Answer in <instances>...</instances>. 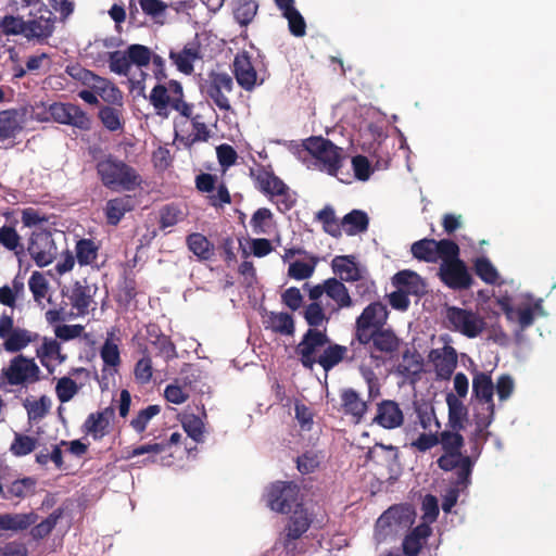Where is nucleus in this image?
I'll use <instances>...</instances> for the list:
<instances>
[{"label":"nucleus","instance_id":"nucleus-1","mask_svg":"<svg viewBox=\"0 0 556 556\" xmlns=\"http://www.w3.org/2000/svg\"><path fill=\"white\" fill-rule=\"evenodd\" d=\"M250 177L254 187L275 203L280 213H286L295 205V192L274 173L270 166L258 164L250 168Z\"/></svg>","mask_w":556,"mask_h":556},{"label":"nucleus","instance_id":"nucleus-2","mask_svg":"<svg viewBox=\"0 0 556 556\" xmlns=\"http://www.w3.org/2000/svg\"><path fill=\"white\" fill-rule=\"evenodd\" d=\"M148 100L155 114L162 118H168L170 111H176L184 117H191L193 111V104L185 100L182 85L176 79L156 84Z\"/></svg>","mask_w":556,"mask_h":556},{"label":"nucleus","instance_id":"nucleus-3","mask_svg":"<svg viewBox=\"0 0 556 556\" xmlns=\"http://www.w3.org/2000/svg\"><path fill=\"white\" fill-rule=\"evenodd\" d=\"M96 170L102 185L113 191H132L141 184L137 170L112 154L99 160Z\"/></svg>","mask_w":556,"mask_h":556},{"label":"nucleus","instance_id":"nucleus-4","mask_svg":"<svg viewBox=\"0 0 556 556\" xmlns=\"http://www.w3.org/2000/svg\"><path fill=\"white\" fill-rule=\"evenodd\" d=\"M313 515L303 505H298L289 517L283 533L266 556H296L303 551L299 540L309 529Z\"/></svg>","mask_w":556,"mask_h":556},{"label":"nucleus","instance_id":"nucleus-5","mask_svg":"<svg viewBox=\"0 0 556 556\" xmlns=\"http://www.w3.org/2000/svg\"><path fill=\"white\" fill-rule=\"evenodd\" d=\"M40 368L34 358L17 354L0 370V389L8 387L26 388L40 380Z\"/></svg>","mask_w":556,"mask_h":556},{"label":"nucleus","instance_id":"nucleus-6","mask_svg":"<svg viewBox=\"0 0 556 556\" xmlns=\"http://www.w3.org/2000/svg\"><path fill=\"white\" fill-rule=\"evenodd\" d=\"M359 345H369V356L377 367L384 365L387 358L397 354L402 340L391 328H381L356 339Z\"/></svg>","mask_w":556,"mask_h":556},{"label":"nucleus","instance_id":"nucleus-7","mask_svg":"<svg viewBox=\"0 0 556 556\" xmlns=\"http://www.w3.org/2000/svg\"><path fill=\"white\" fill-rule=\"evenodd\" d=\"M460 249L456 243L453 250L441 261L438 277L441 282L452 290H468L473 283L466 263L459 257Z\"/></svg>","mask_w":556,"mask_h":556},{"label":"nucleus","instance_id":"nucleus-8","mask_svg":"<svg viewBox=\"0 0 556 556\" xmlns=\"http://www.w3.org/2000/svg\"><path fill=\"white\" fill-rule=\"evenodd\" d=\"M446 327L469 339L479 337L485 329L484 318L472 309L458 306H446L444 314Z\"/></svg>","mask_w":556,"mask_h":556},{"label":"nucleus","instance_id":"nucleus-9","mask_svg":"<svg viewBox=\"0 0 556 556\" xmlns=\"http://www.w3.org/2000/svg\"><path fill=\"white\" fill-rule=\"evenodd\" d=\"M304 147L306 151L321 164V169L331 176L338 175L344 159L341 148L323 137L308 138Z\"/></svg>","mask_w":556,"mask_h":556},{"label":"nucleus","instance_id":"nucleus-10","mask_svg":"<svg viewBox=\"0 0 556 556\" xmlns=\"http://www.w3.org/2000/svg\"><path fill=\"white\" fill-rule=\"evenodd\" d=\"M26 250L38 267L50 265L58 255L52 231L46 228H36L30 232Z\"/></svg>","mask_w":556,"mask_h":556},{"label":"nucleus","instance_id":"nucleus-11","mask_svg":"<svg viewBox=\"0 0 556 556\" xmlns=\"http://www.w3.org/2000/svg\"><path fill=\"white\" fill-rule=\"evenodd\" d=\"M498 306L509 321H516L520 330L531 327L536 316H544L543 300L536 299L531 302L519 304L517 307L511 305L509 296H501L496 300Z\"/></svg>","mask_w":556,"mask_h":556},{"label":"nucleus","instance_id":"nucleus-12","mask_svg":"<svg viewBox=\"0 0 556 556\" xmlns=\"http://www.w3.org/2000/svg\"><path fill=\"white\" fill-rule=\"evenodd\" d=\"M38 338L25 328L14 327L12 315L3 313L0 316V339L3 341V348L7 352L16 353L25 349Z\"/></svg>","mask_w":556,"mask_h":556},{"label":"nucleus","instance_id":"nucleus-13","mask_svg":"<svg viewBox=\"0 0 556 556\" xmlns=\"http://www.w3.org/2000/svg\"><path fill=\"white\" fill-rule=\"evenodd\" d=\"M299 486L293 482L277 481L273 483L267 492V503L271 510L288 514L293 507L300 505Z\"/></svg>","mask_w":556,"mask_h":556},{"label":"nucleus","instance_id":"nucleus-14","mask_svg":"<svg viewBox=\"0 0 556 556\" xmlns=\"http://www.w3.org/2000/svg\"><path fill=\"white\" fill-rule=\"evenodd\" d=\"M329 343L326 328L324 330L308 328L295 348L302 366L313 369L318 357L317 352Z\"/></svg>","mask_w":556,"mask_h":556},{"label":"nucleus","instance_id":"nucleus-15","mask_svg":"<svg viewBox=\"0 0 556 556\" xmlns=\"http://www.w3.org/2000/svg\"><path fill=\"white\" fill-rule=\"evenodd\" d=\"M38 13L30 14L31 18L27 20L26 39L43 45L54 33L56 16L46 4L40 5Z\"/></svg>","mask_w":556,"mask_h":556},{"label":"nucleus","instance_id":"nucleus-16","mask_svg":"<svg viewBox=\"0 0 556 556\" xmlns=\"http://www.w3.org/2000/svg\"><path fill=\"white\" fill-rule=\"evenodd\" d=\"M455 244L456 242L451 239L435 240L424 238L410 245V253L419 262L434 264L439 260L442 261L453 250Z\"/></svg>","mask_w":556,"mask_h":556},{"label":"nucleus","instance_id":"nucleus-17","mask_svg":"<svg viewBox=\"0 0 556 556\" xmlns=\"http://www.w3.org/2000/svg\"><path fill=\"white\" fill-rule=\"evenodd\" d=\"M389 317L387 306L381 302H372L367 305L356 318L354 338L358 339L374 330L384 328Z\"/></svg>","mask_w":556,"mask_h":556},{"label":"nucleus","instance_id":"nucleus-18","mask_svg":"<svg viewBox=\"0 0 556 556\" xmlns=\"http://www.w3.org/2000/svg\"><path fill=\"white\" fill-rule=\"evenodd\" d=\"M439 444H441L443 454L437 459L438 467L443 471L454 470L456 463L455 459H459L465 455L462 454L464 447V437L459 431L444 430L439 435Z\"/></svg>","mask_w":556,"mask_h":556},{"label":"nucleus","instance_id":"nucleus-19","mask_svg":"<svg viewBox=\"0 0 556 556\" xmlns=\"http://www.w3.org/2000/svg\"><path fill=\"white\" fill-rule=\"evenodd\" d=\"M49 113L53 121L60 124L88 130L91 121L88 114L77 104L54 102L49 106Z\"/></svg>","mask_w":556,"mask_h":556},{"label":"nucleus","instance_id":"nucleus-20","mask_svg":"<svg viewBox=\"0 0 556 556\" xmlns=\"http://www.w3.org/2000/svg\"><path fill=\"white\" fill-rule=\"evenodd\" d=\"M233 89V80L227 73L211 72L206 83V94L222 111H230L228 93Z\"/></svg>","mask_w":556,"mask_h":556},{"label":"nucleus","instance_id":"nucleus-21","mask_svg":"<svg viewBox=\"0 0 556 556\" xmlns=\"http://www.w3.org/2000/svg\"><path fill=\"white\" fill-rule=\"evenodd\" d=\"M168 58L178 72L185 75L193 74L194 63L203 60L202 47L198 36L179 50L170 49Z\"/></svg>","mask_w":556,"mask_h":556},{"label":"nucleus","instance_id":"nucleus-22","mask_svg":"<svg viewBox=\"0 0 556 556\" xmlns=\"http://www.w3.org/2000/svg\"><path fill=\"white\" fill-rule=\"evenodd\" d=\"M340 412L351 418L354 424H361L368 409V401L353 388H344L340 391Z\"/></svg>","mask_w":556,"mask_h":556},{"label":"nucleus","instance_id":"nucleus-23","mask_svg":"<svg viewBox=\"0 0 556 556\" xmlns=\"http://www.w3.org/2000/svg\"><path fill=\"white\" fill-rule=\"evenodd\" d=\"M372 422L383 429L393 430L403 426L404 414L397 402L393 400H382L377 404Z\"/></svg>","mask_w":556,"mask_h":556},{"label":"nucleus","instance_id":"nucleus-24","mask_svg":"<svg viewBox=\"0 0 556 556\" xmlns=\"http://www.w3.org/2000/svg\"><path fill=\"white\" fill-rule=\"evenodd\" d=\"M429 361L433 364L435 374L441 379H450L457 366V352L451 345L430 351Z\"/></svg>","mask_w":556,"mask_h":556},{"label":"nucleus","instance_id":"nucleus-25","mask_svg":"<svg viewBox=\"0 0 556 556\" xmlns=\"http://www.w3.org/2000/svg\"><path fill=\"white\" fill-rule=\"evenodd\" d=\"M232 67L238 85L247 91L253 90L257 84V74L247 51L236 54Z\"/></svg>","mask_w":556,"mask_h":556},{"label":"nucleus","instance_id":"nucleus-26","mask_svg":"<svg viewBox=\"0 0 556 556\" xmlns=\"http://www.w3.org/2000/svg\"><path fill=\"white\" fill-rule=\"evenodd\" d=\"M115 410L112 406L96 413H91L83 425V431L90 434L93 440H101L110 432V424L114 418Z\"/></svg>","mask_w":556,"mask_h":556},{"label":"nucleus","instance_id":"nucleus-27","mask_svg":"<svg viewBox=\"0 0 556 556\" xmlns=\"http://www.w3.org/2000/svg\"><path fill=\"white\" fill-rule=\"evenodd\" d=\"M96 288L89 286L86 280L75 281L72 286L68 300L74 309H76V316H86L89 314L91 304L94 303L93 298L96 294Z\"/></svg>","mask_w":556,"mask_h":556},{"label":"nucleus","instance_id":"nucleus-28","mask_svg":"<svg viewBox=\"0 0 556 556\" xmlns=\"http://www.w3.org/2000/svg\"><path fill=\"white\" fill-rule=\"evenodd\" d=\"M24 129V114L17 109L0 111V141L14 140Z\"/></svg>","mask_w":556,"mask_h":556},{"label":"nucleus","instance_id":"nucleus-29","mask_svg":"<svg viewBox=\"0 0 556 556\" xmlns=\"http://www.w3.org/2000/svg\"><path fill=\"white\" fill-rule=\"evenodd\" d=\"M348 352V346L333 343L329 340V343L324 346L321 353L316 358V364L328 372L346 359Z\"/></svg>","mask_w":556,"mask_h":556},{"label":"nucleus","instance_id":"nucleus-30","mask_svg":"<svg viewBox=\"0 0 556 556\" xmlns=\"http://www.w3.org/2000/svg\"><path fill=\"white\" fill-rule=\"evenodd\" d=\"M38 519V515L30 513H18V514H1L0 515V531H24L30 526L35 525Z\"/></svg>","mask_w":556,"mask_h":556},{"label":"nucleus","instance_id":"nucleus-31","mask_svg":"<svg viewBox=\"0 0 556 556\" xmlns=\"http://www.w3.org/2000/svg\"><path fill=\"white\" fill-rule=\"evenodd\" d=\"M446 404L448 407V426L455 431L465 428V421L468 417V409L462 400L454 393L446 394Z\"/></svg>","mask_w":556,"mask_h":556},{"label":"nucleus","instance_id":"nucleus-32","mask_svg":"<svg viewBox=\"0 0 556 556\" xmlns=\"http://www.w3.org/2000/svg\"><path fill=\"white\" fill-rule=\"evenodd\" d=\"M431 534V528L421 523L414 528L403 540V552L407 556H416L420 552L426 539Z\"/></svg>","mask_w":556,"mask_h":556},{"label":"nucleus","instance_id":"nucleus-33","mask_svg":"<svg viewBox=\"0 0 556 556\" xmlns=\"http://www.w3.org/2000/svg\"><path fill=\"white\" fill-rule=\"evenodd\" d=\"M472 393L477 400L485 403L486 406H494V384L490 374L480 371L473 376Z\"/></svg>","mask_w":556,"mask_h":556},{"label":"nucleus","instance_id":"nucleus-34","mask_svg":"<svg viewBox=\"0 0 556 556\" xmlns=\"http://www.w3.org/2000/svg\"><path fill=\"white\" fill-rule=\"evenodd\" d=\"M180 440L181 434L179 432H173L167 443H148L137 446L128 453L127 458H132L136 456L148 454L149 456L146 460L154 463L156 460V455L163 453L167 446L178 444Z\"/></svg>","mask_w":556,"mask_h":556},{"label":"nucleus","instance_id":"nucleus-35","mask_svg":"<svg viewBox=\"0 0 556 556\" xmlns=\"http://www.w3.org/2000/svg\"><path fill=\"white\" fill-rule=\"evenodd\" d=\"M332 269L343 281H357L361 279L359 268L351 255L336 256L331 263Z\"/></svg>","mask_w":556,"mask_h":556},{"label":"nucleus","instance_id":"nucleus-36","mask_svg":"<svg viewBox=\"0 0 556 556\" xmlns=\"http://www.w3.org/2000/svg\"><path fill=\"white\" fill-rule=\"evenodd\" d=\"M132 210L130 197H119L111 199L105 205V217L109 225L116 226L124 215Z\"/></svg>","mask_w":556,"mask_h":556},{"label":"nucleus","instance_id":"nucleus-37","mask_svg":"<svg viewBox=\"0 0 556 556\" xmlns=\"http://www.w3.org/2000/svg\"><path fill=\"white\" fill-rule=\"evenodd\" d=\"M65 73L81 83L84 86L94 90L101 88L99 84H104V77L94 74L92 71L83 67L80 64H71L65 67Z\"/></svg>","mask_w":556,"mask_h":556},{"label":"nucleus","instance_id":"nucleus-38","mask_svg":"<svg viewBox=\"0 0 556 556\" xmlns=\"http://www.w3.org/2000/svg\"><path fill=\"white\" fill-rule=\"evenodd\" d=\"M150 343L155 346L159 353L164 356L166 361H170L177 356V351L170 338L162 332L155 326L148 329Z\"/></svg>","mask_w":556,"mask_h":556},{"label":"nucleus","instance_id":"nucleus-39","mask_svg":"<svg viewBox=\"0 0 556 556\" xmlns=\"http://www.w3.org/2000/svg\"><path fill=\"white\" fill-rule=\"evenodd\" d=\"M36 479L33 477H24L5 484L4 500H23L35 492Z\"/></svg>","mask_w":556,"mask_h":556},{"label":"nucleus","instance_id":"nucleus-40","mask_svg":"<svg viewBox=\"0 0 556 556\" xmlns=\"http://www.w3.org/2000/svg\"><path fill=\"white\" fill-rule=\"evenodd\" d=\"M188 249L201 261H208L214 254V247L210 240L200 232L190 233L187 237Z\"/></svg>","mask_w":556,"mask_h":556},{"label":"nucleus","instance_id":"nucleus-41","mask_svg":"<svg viewBox=\"0 0 556 556\" xmlns=\"http://www.w3.org/2000/svg\"><path fill=\"white\" fill-rule=\"evenodd\" d=\"M342 227L349 236H355L365 232L369 226V218L366 212L362 210H352L341 219Z\"/></svg>","mask_w":556,"mask_h":556},{"label":"nucleus","instance_id":"nucleus-42","mask_svg":"<svg viewBox=\"0 0 556 556\" xmlns=\"http://www.w3.org/2000/svg\"><path fill=\"white\" fill-rule=\"evenodd\" d=\"M327 296L337 304V309L349 308L353 306L352 298L344 283L336 278L327 279Z\"/></svg>","mask_w":556,"mask_h":556},{"label":"nucleus","instance_id":"nucleus-43","mask_svg":"<svg viewBox=\"0 0 556 556\" xmlns=\"http://www.w3.org/2000/svg\"><path fill=\"white\" fill-rule=\"evenodd\" d=\"M186 216L187 213L182 210L180 204H165L159 211V227L162 230L173 227L178 223L182 222L186 218Z\"/></svg>","mask_w":556,"mask_h":556},{"label":"nucleus","instance_id":"nucleus-44","mask_svg":"<svg viewBox=\"0 0 556 556\" xmlns=\"http://www.w3.org/2000/svg\"><path fill=\"white\" fill-rule=\"evenodd\" d=\"M402 509L397 506H392L387 509L376 522V538L382 541L392 532V526L399 523L401 519Z\"/></svg>","mask_w":556,"mask_h":556},{"label":"nucleus","instance_id":"nucleus-45","mask_svg":"<svg viewBox=\"0 0 556 556\" xmlns=\"http://www.w3.org/2000/svg\"><path fill=\"white\" fill-rule=\"evenodd\" d=\"M269 328L279 334L293 336L295 331L294 319L286 312H271L268 317Z\"/></svg>","mask_w":556,"mask_h":556},{"label":"nucleus","instance_id":"nucleus-46","mask_svg":"<svg viewBox=\"0 0 556 556\" xmlns=\"http://www.w3.org/2000/svg\"><path fill=\"white\" fill-rule=\"evenodd\" d=\"M63 515L64 509L62 507L54 509L46 519L31 528V538L36 541L47 538L53 531Z\"/></svg>","mask_w":556,"mask_h":556},{"label":"nucleus","instance_id":"nucleus-47","mask_svg":"<svg viewBox=\"0 0 556 556\" xmlns=\"http://www.w3.org/2000/svg\"><path fill=\"white\" fill-rule=\"evenodd\" d=\"M60 348L61 344L56 339L45 337L41 346L36 350L37 357L49 374H52L55 369V366L51 365L50 361L53 359L55 355H59Z\"/></svg>","mask_w":556,"mask_h":556},{"label":"nucleus","instance_id":"nucleus-48","mask_svg":"<svg viewBox=\"0 0 556 556\" xmlns=\"http://www.w3.org/2000/svg\"><path fill=\"white\" fill-rule=\"evenodd\" d=\"M38 445V439L28 434L15 432L10 445V452L16 457H23L33 453Z\"/></svg>","mask_w":556,"mask_h":556},{"label":"nucleus","instance_id":"nucleus-49","mask_svg":"<svg viewBox=\"0 0 556 556\" xmlns=\"http://www.w3.org/2000/svg\"><path fill=\"white\" fill-rule=\"evenodd\" d=\"M318 263L315 255L308 256V262L295 261L289 265L288 276L295 280H305L313 276Z\"/></svg>","mask_w":556,"mask_h":556},{"label":"nucleus","instance_id":"nucleus-50","mask_svg":"<svg viewBox=\"0 0 556 556\" xmlns=\"http://www.w3.org/2000/svg\"><path fill=\"white\" fill-rule=\"evenodd\" d=\"M98 245L91 239H80L75 247V256L80 266L92 264L98 257Z\"/></svg>","mask_w":556,"mask_h":556},{"label":"nucleus","instance_id":"nucleus-51","mask_svg":"<svg viewBox=\"0 0 556 556\" xmlns=\"http://www.w3.org/2000/svg\"><path fill=\"white\" fill-rule=\"evenodd\" d=\"M473 270L488 285H495L500 278L497 269L485 256L477 257L473 261Z\"/></svg>","mask_w":556,"mask_h":556},{"label":"nucleus","instance_id":"nucleus-52","mask_svg":"<svg viewBox=\"0 0 556 556\" xmlns=\"http://www.w3.org/2000/svg\"><path fill=\"white\" fill-rule=\"evenodd\" d=\"M302 315L309 328L318 329L329 321L320 302H311L302 312Z\"/></svg>","mask_w":556,"mask_h":556},{"label":"nucleus","instance_id":"nucleus-53","mask_svg":"<svg viewBox=\"0 0 556 556\" xmlns=\"http://www.w3.org/2000/svg\"><path fill=\"white\" fill-rule=\"evenodd\" d=\"M454 463H456V466L454 468L456 469L455 489L467 488L471 481V473L475 466V460L472 459L471 456L465 455L459 459H455Z\"/></svg>","mask_w":556,"mask_h":556},{"label":"nucleus","instance_id":"nucleus-54","mask_svg":"<svg viewBox=\"0 0 556 556\" xmlns=\"http://www.w3.org/2000/svg\"><path fill=\"white\" fill-rule=\"evenodd\" d=\"M257 10L258 4L254 0H237L233 16L240 25L247 26L255 17Z\"/></svg>","mask_w":556,"mask_h":556},{"label":"nucleus","instance_id":"nucleus-55","mask_svg":"<svg viewBox=\"0 0 556 556\" xmlns=\"http://www.w3.org/2000/svg\"><path fill=\"white\" fill-rule=\"evenodd\" d=\"M0 244L16 255L24 253V247L21 243V236L12 226L3 225L0 227Z\"/></svg>","mask_w":556,"mask_h":556},{"label":"nucleus","instance_id":"nucleus-56","mask_svg":"<svg viewBox=\"0 0 556 556\" xmlns=\"http://www.w3.org/2000/svg\"><path fill=\"white\" fill-rule=\"evenodd\" d=\"M114 332H109L103 345L100 349V356L105 366L118 367L121 364V353L117 343L113 341Z\"/></svg>","mask_w":556,"mask_h":556},{"label":"nucleus","instance_id":"nucleus-57","mask_svg":"<svg viewBox=\"0 0 556 556\" xmlns=\"http://www.w3.org/2000/svg\"><path fill=\"white\" fill-rule=\"evenodd\" d=\"M98 115L108 130L118 131L123 129V115L121 110L106 105L99 110Z\"/></svg>","mask_w":556,"mask_h":556},{"label":"nucleus","instance_id":"nucleus-58","mask_svg":"<svg viewBox=\"0 0 556 556\" xmlns=\"http://www.w3.org/2000/svg\"><path fill=\"white\" fill-rule=\"evenodd\" d=\"M126 53L130 65L138 67L148 66L153 55L149 47L139 43L128 46Z\"/></svg>","mask_w":556,"mask_h":556},{"label":"nucleus","instance_id":"nucleus-59","mask_svg":"<svg viewBox=\"0 0 556 556\" xmlns=\"http://www.w3.org/2000/svg\"><path fill=\"white\" fill-rule=\"evenodd\" d=\"M106 56L109 61V68L112 73L121 76H128L131 65L127 58L126 50L108 52Z\"/></svg>","mask_w":556,"mask_h":556},{"label":"nucleus","instance_id":"nucleus-60","mask_svg":"<svg viewBox=\"0 0 556 556\" xmlns=\"http://www.w3.org/2000/svg\"><path fill=\"white\" fill-rule=\"evenodd\" d=\"M28 288L33 294L34 301L41 304L49 291V282L40 271H33L28 280Z\"/></svg>","mask_w":556,"mask_h":556},{"label":"nucleus","instance_id":"nucleus-61","mask_svg":"<svg viewBox=\"0 0 556 556\" xmlns=\"http://www.w3.org/2000/svg\"><path fill=\"white\" fill-rule=\"evenodd\" d=\"M323 455L317 451H305L296 458V468L302 475L314 472L321 463Z\"/></svg>","mask_w":556,"mask_h":556},{"label":"nucleus","instance_id":"nucleus-62","mask_svg":"<svg viewBox=\"0 0 556 556\" xmlns=\"http://www.w3.org/2000/svg\"><path fill=\"white\" fill-rule=\"evenodd\" d=\"M27 21L23 16L5 15L0 22L2 33L7 36L22 35L26 38Z\"/></svg>","mask_w":556,"mask_h":556},{"label":"nucleus","instance_id":"nucleus-63","mask_svg":"<svg viewBox=\"0 0 556 556\" xmlns=\"http://www.w3.org/2000/svg\"><path fill=\"white\" fill-rule=\"evenodd\" d=\"M80 390L71 377H62L55 384V394L61 403L70 402Z\"/></svg>","mask_w":556,"mask_h":556},{"label":"nucleus","instance_id":"nucleus-64","mask_svg":"<svg viewBox=\"0 0 556 556\" xmlns=\"http://www.w3.org/2000/svg\"><path fill=\"white\" fill-rule=\"evenodd\" d=\"M182 427L187 434L197 443L203 442L204 424L199 416L194 414L186 415L182 420Z\"/></svg>","mask_w":556,"mask_h":556}]
</instances>
